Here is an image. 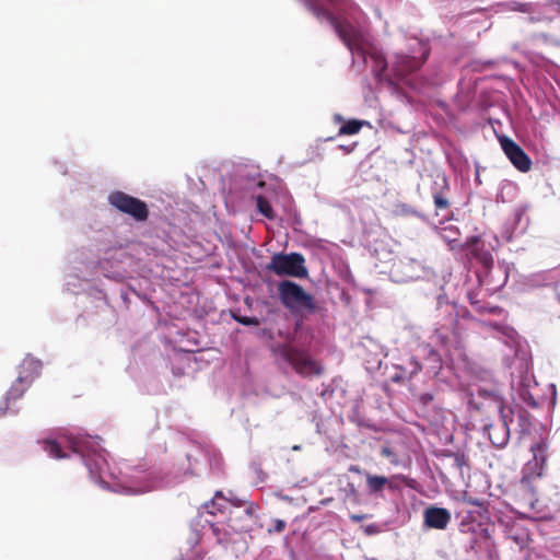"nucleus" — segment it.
Listing matches in <instances>:
<instances>
[{"label": "nucleus", "instance_id": "nucleus-7", "mask_svg": "<svg viewBox=\"0 0 560 560\" xmlns=\"http://www.w3.org/2000/svg\"><path fill=\"white\" fill-rule=\"evenodd\" d=\"M545 443L540 442L532 446L533 458L528 460L523 468L522 485L528 486L533 480L542 475L546 462Z\"/></svg>", "mask_w": 560, "mask_h": 560}, {"label": "nucleus", "instance_id": "nucleus-24", "mask_svg": "<svg viewBox=\"0 0 560 560\" xmlns=\"http://www.w3.org/2000/svg\"><path fill=\"white\" fill-rule=\"evenodd\" d=\"M390 480L389 483H386V488H388L389 490H396L397 489V485H396V481L399 480L401 482H406L408 481V478L404 475H394L392 476L390 478H388Z\"/></svg>", "mask_w": 560, "mask_h": 560}, {"label": "nucleus", "instance_id": "nucleus-16", "mask_svg": "<svg viewBox=\"0 0 560 560\" xmlns=\"http://www.w3.org/2000/svg\"><path fill=\"white\" fill-rule=\"evenodd\" d=\"M30 380L27 377L19 375L18 378L13 382L9 390L7 392L5 399L8 401L10 400H16L21 398L26 390V388L30 386Z\"/></svg>", "mask_w": 560, "mask_h": 560}, {"label": "nucleus", "instance_id": "nucleus-37", "mask_svg": "<svg viewBox=\"0 0 560 560\" xmlns=\"http://www.w3.org/2000/svg\"><path fill=\"white\" fill-rule=\"evenodd\" d=\"M73 452H74V453H78V452H79V450L77 448V446H73Z\"/></svg>", "mask_w": 560, "mask_h": 560}, {"label": "nucleus", "instance_id": "nucleus-29", "mask_svg": "<svg viewBox=\"0 0 560 560\" xmlns=\"http://www.w3.org/2000/svg\"><path fill=\"white\" fill-rule=\"evenodd\" d=\"M469 404L476 409V410H481L482 407H483V404L481 401H479L475 394H471L470 395V399H469Z\"/></svg>", "mask_w": 560, "mask_h": 560}, {"label": "nucleus", "instance_id": "nucleus-35", "mask_svg": "<svg viewBox=\"0 0 560 560\" xmlns=\"http://www.w3.org/2000/svg\"><path fill=\"white\" fill-rule=\"evenodd\" d=\"M336 120L342 121V117L338 115V116H336Z\"/></svg>", "mask_w": 560, "mask_h": 560}, {"label": "nucleus", "instance_id": "nucleus-20", "mask_svg": "<svg viewBox=\"0 0 560 560\" xmlns=\"http://www.w3.org/2000/svg\"><path fill=\"white\" fill-rule=\"evenodd\" d=\"M44 450L49 454L50 457L56 459L66 458L68 455L62 451L59 443L55 440L44 441Z\"/></svg>", "mask_w": 560, "mask_h": 560}, {"label": "nucleus", "instance_id": "nucleus-34", "mask_svg": "<svg viewBox=\"0 0 560 560\" xmlns=\"http://www.w3.org/2000/svg\"><path fill=\"white\" fill-rule=\"evenodd\" d=\"M422 399H423V401H425V402H427L428 400H432V399H433V397H432V395L427 394V395H423V396H422Z\"/></svg>", "mask_w": 560, "mask_h": 560}, {"label": "nucleus", "instance_id": "nucleus-11", "mask_svg": "<svg viewBox=\"0 0 560 560\" xmlns=\"http://www.w3.org/2000/svg\"><path fill=\"white\" fill-rule=\"evenodd\" d=\"M499 408H500V421H499V424L497 428V430L499 432H498L495 440H492V444L495 446L502 447L509 441L510 431H509L508 423H509V421L512 420V417H511L512 412L510 409L506 410L501 405L499 406Z\"/></svg>", "mask_w": 560, "mask_h": 560}, {"label": "nucleus", "instance_id": "nucleus-23", "mask_svg": "<svg viewBox=\"0 0 560 560\" xmlns=\"http://www.w3.org/2000/svg\"><path fill=\"white\" fill-rule=\"evenodd\" d=\"M380 453H381V455H382L383 457H387V458H389V459H390V463H392L393 465H398V459H397L396 454H395V453L392 451V448H389L388 446H383V447L381 448V452H380Z\"/></svg>", "mask_w": 560, "mask_h": 560}, {"label": "nucleus", "instance_id": "nucleus-3", "mask_svg": "<svg viewBox=\"0 0 560 560\" xmlns=\"http://www.w3.org/2000/svg\"><path fill=\"white\" fill-rule=\"evenodd\" d=\"M266 268L277 276L305 278L308 275L305 258L300 253L275 254Z\"/></svg>", "mask_w": 560, "mask_h": 560}, {"label": "nucleus", "instance_id": "nucleus-6", "mask_svg": "<svg viewBox=\"0 0 560 560\" xmlns=\"http://www.w3.org/2000/svg\"><path fill=\"white\" fill-rule=\"evenodd\" d=\"M499 144L512 163V165L522 173H527L532 168V160L525 151L512 139L504 135L497 136Z\"/></svg>", "mask_w": 560, "mask_h": 560}, {"label": "nucleus", "instance_id": "nucleus-19", "mask_svg": "<svg viewBox=\"0 0 560 560\" xmlns=\"http://www.w3.org/2000/svg\"><path fill=\"white\" fill-rule=\"evenodd\" d=\"M255 199L257 211L265 218L273 220L276 218V212L273 211V208L271 207V203L268 201V199L262 195H257Z\"/></svg>", "mask_w": 560, "mask_h": 560}, {"label": "nucleus", "instance_id": "nucleus-22", "mask_svg": "<svg viewBox=\"0 0 560 560\" xmlns=\"http://www.w3.org/2000/svg\"><path fill=\"white\" fill-rule=\"evenodd\" d=\"M369 56L371 58H373L376 62V67L378 68L380 72L377 73V75L382 72H384L387 68V62L385 60V58L376 52H371L369 54Z\"/></svg>", "mask_w": 560, "mask_h": 560}, {"label": "nucleus", "instance_id": "nucleus-10", "mask_svg": "<svg viewBox=\"0 0 560 560\" xmlns=\"http://www.w3.org/2000/svg\"><path fill=\"white\" fill-rule=\"evenodd\" d=\"M423 60L408 55H398L394 63L397 75L406 77L421 68Z\"/></svg>", "mask_w": 560, "mask_h": 560}, {"label": "nucleus", "instance_id": "nucleus-12", "mask_svg": "<svg viewBox=\"0 0 560 560\" xmlns=\"http://www.w3.org/2000/svg\"><path fill=\"white\" fill-rule=\"evenodd\" d=\"M84 462L92 478L96 480H103L104 467L107 465L105 457L97 453L84 457Z\"/></svg>", "mask_w": 560, "mask_h": 560}, {"label": "nucleus", "instance_id": "nucleus-5", "mask_svg": "<svg viewBox=\"0 0 560 560\" xmlns=\"http://www.w3.org/2000/svg\"><path fill=\"white\" fill-rule=\"evenodd\" d=\"M108 202L119 212L128 214L138 222L149 218L148 205L139 198L132 197L124 191L116 190L108 196Z\"/></svg>", "mask_w": 560, "mask_h": 560}, {"label": "nucleus", "instance_id": "nucleus-27", "mask_svg": "<svg viewBox=\"0 0 560 560\" xmlns=\"http://www.w3.org/2000/svg\"><path fill=\"white\" fill-rule=\"evenodd\" d=\"M285 522L282 521V520H275L273 521V526L271 528H268V533L269 534H273V533H282L284 529H285Z\"/></svg>", "mask_w": 560, "mask_h": 560}, {"label": "nucleus", "instance_id": "nucleus-8", "mask_svg": "<svg viewBox=\"0 0 560 560\" xmlns=\"http://www.w3.org/2000/svg\"><path fill=\"white\" fill-rule=\"evenodd\" d=\"M424 524L430 528L444 529L451 522V513L444 508L430 506L423 513Z\"/></svg>", "mask_w": 560, "mask_h": 560}, {"label": "nucleus", "instance_id": "nucleus-32", "mask_svg": "<svg viewBox=\"0 0 560 560\" xmlns=\"http://www.w3.org/2000/svg\"><path fill=\"white\" fill-rule=\"evenodd\" d=\"M211 528H212L213 534L218 538V541L222 542L223 538L221 537V534H222L221 529L217 525H214V524L211 525Z\"/></svg>", "mask_w": 560, "mask_h": 560}, {"label": "nucleus", "instance_id": "nucleus-30", "mask_svg": "<svg viewBox=\"0 0 560 560\" xmlns=\"http://www.w3.org/2000/svg\"><path fill=\"white\" fill-rule=\"evenodd\" d=\"M349 518L353 522V523H360L362 521H364L365 518H368V515L366 514H351L349 516Z\"/></svg>", "mask_w": 560, "mask_h": 560}, {"label": "nucleus", "instance_id": "nucleus-18", "mask_svg": "<svg viewBox=\"0 0 560 560\" xmlns=\"http://www.w3.org/2000/svg\"><path fill=\"white\" fill-rule=\"evenodd\" d=\"M226 501L228 500L222 492L217 491L211 502L206 504V509L211 515H215L218 512L223 513L226 509V505L224 504Z\"/></svg>", "mask_w": 560, "mask_h": 560}, {"label": "nucleus", "instance_id": "nucleus-13", "mask_svg": "<svg viewBox=\"0 0 560 560\" xmlns=\"http://www.w3.org/2000/svg\"><path fill=\"white\" fill-rule=\"evenodd\" d=\"M467 253L470 257L475 258L477 261L482 264L483 267L489 268L490 256L487 252L481 250L479 237L474 236L469 238V241L467 242Z\"/></svg>", "mask_w": 560, "mask_h": 560}, {"label": "nucleus", "instance_id": "nucleus-4", "mask_svg": "<svg viewBox=\"0 0 560 560\" xmlns=\"http://www.w3.org/2000/svg\"><path fill=\"white\" fill-rule=\"evenodd\" d=\"M278 352L303 377L320 375L323 373V368L315 360L295 347L288 345L279 346Z\"/></svg>", "mask_w": 560, "mask_h": 560}, {"label": "nucleus", "instance_id": "nucleus-25", "mask_svg": "<svg viewBox=\"0 0 560 560\" xmlns=\"http://www.w3.org/2000/svg\"><path fill=\"white\" fill-rule=\"evenodd\" d=\"M236 320L245 326H258L260 324V320L257 317L240 316L236 317Z\"/></svg>", "mask_w": 560, "mask_h": 560}, {"label": "nucleus", "instance_id": "nucleus-9", "mask_svg": "<svg viewBox=\"0 0 560 560\" xmlns=\"http://www.w3.org/2000/svg\"><path fill=\"white\" fill-rule=\"evenodd\" d=\"M436 188H434L432 192L435 211L439 214L442 210H447L451 206V202L447 197V192L450 190L447 179L444 175H436V179L434 182Z\"/></svg>", "mask_w": 560, "mask_h": 560}, {"label": "nucleus", "instance_id": "nucleus-21", "mask_svg": "<svg viewBox=\"0 0 560 560\" xmlns=\"http://www.w3.org/2000/svg\"><path fill=\"white\" fill-rule=\"evenodd\" d=\"M467 502L474 506H476V510H470V514H478L479 516H482L483 513L488 512V503L480 501L478 499L469 498Z\"/></svg>", "mask_w": 560, "mask_h": 560}, {"label": "nucleus", "instance_id": "nucleus-2", "mask_svg": "<svg viewBox=\"0 0 560 560\" xmlns=\"http://www.w3.org/2000/svg\"><path fill=\"white\" fill-rule=\"evenodd\" d=\"M278 296L281 304L291 313L300 314L317 312V304L312 294L304 288L291 280H282L277 285Z\"/></svg>", "mask_w": 560, "mask_h": 560}, {"label": "nucleus", "instance_id": "nucleus-28", "mask_svg": "<svg viewBox=\"0 0 560 560\" xmlns=\"http://www.w3.org/2000/svg\"><path fill=\"white\" fill-rule=\"evenodd\" d=\"M407 378H408V375H406L405 369H401V371L399 373H396L392 376V381L394 383H402Z\"/></svg>", "mask_w": 560, "mask_h": 560}, {"label": "nucleus", "instance_id": "nucleus-31", "mask_svg": "<svg viewBox=\"0 0 560 560\" xmlns=\"http://www.w3.org/2000/svg\"><path fill=\"white\" fill-rule=\"evenodd\" d=\"M350 472L358 474V475H364L366 471H363V469L358 465H351L348 469Z\"/></svg>", "mask_w": 560, "mask_h": 560}, {"label": "nucleus", "instance_id": "nucleus-1", "mask_svg": "<svg viewBox=\"0 0 560 560\" xmlns=\"http://www.w3.org/2000/svg\"><path fill=\"white\" fill-rule=\"evenodd\" d=\"M303 2L316 19H325L329 22L351 52L365 56V35L353 22V15L359 11L353 0H303Z\"/></svg>", "mask_w": 560, "mask_h": 560}, {"label": "nucleus", "instance_id": "nucleus-14", "mask_svg": "<svg viewBox=\"0 0 560 560\" xmlns=\"http://www.w3.org/2000/svg\"><path fill=\"white\" fill-rule=\"evenodd\" d=\"M42 372V362L35 358L27 357L25 358L20 365V374L21 376L27 377L30 383L34 378H36Z\"/></svg>", "mask_w": 560, "mask_h": 560}, {"label": "nucleus", "instance_id": "nucleus-36", "mask_svg": "<svg viewBox=\"0 0 560 560\" xmlns=\"http://www.w3.org/2000/svg\"><path fill=\"white\" fill-rule=\"evenodd\" d=\"M264 185H265V183H264V182H259V183H258V186H260V187H262Z\"/></svg>", "mask_w": 560, "mask_h": 560}, {"label": "nucleus", "instance_id": "nucleus-33", "mask_svg": "<svg viewBox=\"0 0 560 560\" xmlns=\"http://www.w3.org/2000/svg\"><path fill=\"white\" fill-rule=\"evenodd\" d=\"M490 396V393L487 389H478V397L488 399Z\"/></svg>", "mask_w": 560, "mask_h": 560}, {"label": "nucleus", "instance_id": "nucleus-15", "mask_svg": "<svg viewBox=\"0 0 560 560\" xmlns=\"http://www.w3.org/2000/svg\"><path fill=\"white\" fill-rule=\"evenodd\" d=\"M364 476L368 492L371 494L381 493L386 488V483L390 482V480L385 476L373 475L370 472H365Z\"/></svg>", "mask_w": 560, "mask_h": 560}, {"label": "nucleus", "instance_id": "nucleus-17", "mask_svg": "<svg viewBox=\"0 0 560 560\" xmlns=\"http://www.w3.org/2000/svg\"><path fill=\"white\" fill-rule=\"evenodd\" d=\"M365 125H369V122L365 120L350 119L339 128L338 136L357 135Z\"/></svg>", "mask_w": 560, "mask_h": 560}, {"label": "nucleus", "instance_id": "nucleus-26", "mask_svg": "<svg viewBox=\"0 0 560 560\" xmlns=\"http://www.w3.org/2000/svg\"><path fill=\"white\" fill-rule=\"evenodd\" d=\"M410 371L408 372V380H410L415 374L421 371L422 365L415 359L411 358L409 361Z\"/></svg>", "mask_w": 560, "mask_h": 560}]
</instances>
